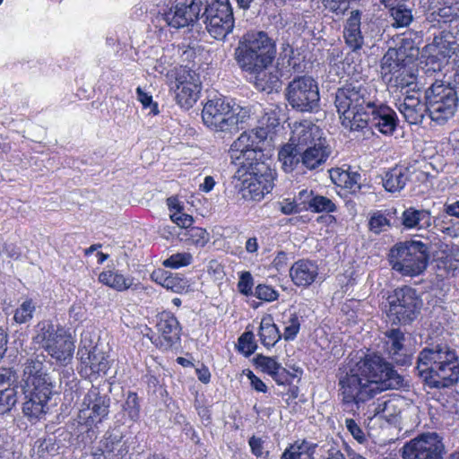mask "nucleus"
Returning a JSON list of instances; mask_svg holds the SVG:
<instances>
[{"label":"nucleus","instance_id":"54","mask_svg":"<svg viewBox=\"0 0 459 459\" xmlns=\"http://www.w3.org/2000/svg\"><path fill=\"white\" fill-rule=\"evenodd\" d=\"M137 100L141 102L143 108L152 107V112L156 115L159 113L158 104L153 102L152 96L145 92L140 86L136 88Z\"/></svg>","mask_w":459,"mask_h":459},{"label":"nucleus","instance_id":"6","mask_svg":"<svg viewBox=\"0 0 459 459\" xmlns=\"http://www.w3.org/2000/svg\"><path fill=\"white\" fill-rule=\"evenodd\" d=\"M417 369L420 376L431 387H449L459 379L456 352L446 344L424 348L419 354Z\"/></svg>","mask_w":459,"mask_h":459},{"label":"nucleus","instance_id":"23","mask_svg":"<svg viewBox=\"0 0 459 459\" xmlns=\"http://www.w3.org/2000/svg\"><path fill=\"white\" fill-rule=\"evenodd\" d=\"M77 354L80 359L78 371L84 378L97 377L101 372L106 373L108 368L105 354L96 347L80 348Z\"/></svg>","mask_w":459,"mask_h":459},{"label":"nucleus","instance_id":"58","mask_svg":"<svg viewBox=\"0 0 459 459\" xmlns=\"http://www.w3.org/2000/svg\"><path fill=\"white\" fill-rule=\"evenodd\" d=\"M246 376L250 381V385L252 389L258 393H267L268 387L265 385V383L259 377H257L252 370L248 369Z\"/></svg>","mask_w":459,"mask_h":459},{"label":"nucleus","instance_id":"61","mask_svg":"<svg viewBox=\"0 0 459 459\" xmlns=\"http://www.w3.org/2000/svg\"><path fill=\"white\" fill-rule=\"evenodd\" d=\"M280 211L285 215H290L300 212L296 200L284 199L281 204Z\"/></svg>","mask_w":459,"mask_h":459},{"label":"nucleus","instance_id":"8","mask_svg":"<svg viewBox=\"0 0 459 459\" xmlns=\"http://www.w3.org/2000/svg\"><path fill=\"white\" fill-rule=\"evenodd\" d=\"M36 328L34 342L47 352L56 365L68 366L75 350L74 340L68 330L61 325H54L50 320L39 321Z\"/></svg>","mask_w":459,"mask_h":459},{"label":"nucleus","instance_id":"19","mask_svg":"<svg viewBox=\"0 0 459 459\" xmlns=\"http://www.w3.org/2000/svg\"><path fill=\"white\" fill-rule=\"evenodd\" d=\"M380 68L383 82L394 91L416 82L417 76L412 69L403 60L394 58L389 53L384 56Z\"/></svg>","mask_w":459,"mask_h":459},{"label":"nucleus","instance_id":"11","mask_svg":"<svg viewBox=\"0 0 459 459\" xmlns=\"http://www.w3.org/2000/svg\"><path fill=\"white\" fill-rule=\"evenodd\" d=\"M429 116L438 125L446 124L457 109L458 97L455 88L443 83H433L425 93Z\"/></svg>","mask_w":459,"mask_h":459},{"label":"nucleus","instance_id":"15","mask_svg":"<svg viewBox=\"0 0 459 459\" xmlns=\"http://www.w3.org/2000/svg\"><path fill=\"white\" fill-rule=\"evenodd\" d=\"M286 95L291 107L300 111H312L320 100L317 83L308 76H299L291 81Z\"/></svg>","mask_w":459,"mask_h":459},{"label":"nucleus","instance_id":"37","mask_svg":"<svg viewBox=\"0 0 459 459\" xmlns=\"http://www.w3.org/2000/svg\"><path fill=\"white\" fill-rule=\"evenodd\" d=\"M181 235L182 240L195 247H204L210 241V234L206 229L202 227L192 226L190 229L184 230Z\"/></svg>","mask_w":459,"mask_h":459},{"label":"nucleus","instance_id":"17","mask_svg":"<svg viewBox=\"0 0 459 459\" xmlns=\"http://www.w3.org/2000/svg\"><path fill=\"white\" fill-rule=\"evenodd\" d=\"M233 106L224 96L208 100L202 110L204 124L215 132L231 131L234 126Z\"/></svg>","mask_w":459,"mask_h":459},{"label":"nucleus","instance_id":"50","mask_svg":"<svg viewBox=\"0 0 459 459\" xmlns=\"http://www.w3.org/2000/svg\"><path fill=\"white\" fill-rule=\"evenodd\" d=\"M389 226L390 221L380 211L374 212L368 221L369 230L377 234L381 233L385 227Z\"/></svg>","mask_w":459,"mask_h":459},{"label":"nucleus","instance_id":"51","mask_svg":"<svg viewBox=\"0 0 459 459\" xmlns=\"http://www.w3.org/2000/svg\"><path fill=\"white\" fill-rule=\"evenodd\" d=\"M394 399H377L374 413L375 415H382L385 418L392 417L394 414Z\"/></svg>","mask_w":459,"mask_h":459},{"label":"nucleus","instance_id":"30","mask_svg":"<svg viewBox=\"0 0 459 459\" xmlns=\"http://www.w3.org/2000/svg\"><path fill=\"white\" fill-rule=\"evenodd\" d=\"M98 281L101 284L118 292L131 289L134 284L133 277L126 276L115 268L102 271L98 276Z\"/></svg>","mask_w":459,"mask_h":459},{"label":"nucleus","instance_id":"12","mask_svg":"<svg viewBox=\"0 0 459 459\" xmlns=\"http://www.w3.org/2000/svg\"><path fill=\"white\" fill-rule=\"evenodd\" d=\"M455 37L448 30H441L434 36L433 41L426 45L422 51V70L427 75H433L447 65L451 57Z\"/></svg>","mask_w":459,"mask_h":459},{"label":"nucleus","instance_id":"48","mask_svg":"<svg viewBox=\"0 0 459 459\" xmlns=\"http://www.w3.org/2000/svg\"><path fill=\"white\" fill-rule=\"evenodd\" d=\"M253 287L254 278L251 273L248 271L241 272L237 284L238 292L246 297L252 296L254 294Z\"/></svg>","mask_w":459,"mask_h":459},{"label":"nucleus","instance_id":"64","mask_svg":"<svg viewBox=\"0 0 459 459\" xmlns=\"http://www.w3.org/2000/svg\"><path fill=\"white\" fill-rule=\"evenodd\" d=\"M288 260V255L284 251H279L277 252L273 261V265L277 270H281L282 267H284L287 264Z\"/></svg>","mask_w":459,"mask_h":459},{"label":"nucleus","instance_id":"53","mask_svg":"<svg viewBox=\"0 0 459 459\" xmlns=\"http://www.w3.org/2000/svg\"><path fill=\"white\" fill-rule=\"evenodd\" d=\"M17 402V392L0 393V414L9 412Z\"/></svg>","mask_w":459,"mask_h":459},{"label":"nucleus","instance_id":"9","mask_svg":"<svg viewBox=\"0 0 459 459\" xmlns=\"http://www.w3.org/2000/svg\"><path fill=\"white\" fill-rule=\"evenodd\" d=\"M429 247L420 240L395 243L389 250L387 260L391 268L402 276L417 277L428 268Z\"/></svg>","mask_w":459,"mask_h":459},{"label":"nucleus","instance_id":"4","mask_svg":"<svg viewBox=\"0 0 459 459\" xmlns=\"http://www.w3.org/2000/svg\"><path fill=\"white\" fill-rule=\"evenodd\" d=\"M351 55H346L342 61V69L347 79L338 88L334 100L341 123L350 131L354 129L357 121L363 117L374 100L361 65L351 62Z\"/></svg>","mask_w":459,"mask_h":459},{"label":"nucleus","instance_id":"31","mask_svg":"<svg viewBox=\"0 0 459 459\" xmlns=\"http://www.w3.org/2000/svg\"><path fill=\"white\" fill-rule=\"evenodd\" d=\"M301 156L302 150L290 142L282 145L278 152L282 169L288 173L301 168Z\"/></svg>","mask_w":459,"mask_h":459},{"label":"nucleus","instance_id":"49","mask_svg":"<svg viewBox=\"0 0 459 459\" xmlns=\"http://www.w3.org/2000/svg\"><path fill=\"white\" fill-rule=\"evenodd\" d=\"M345 184H343L342 190L346 194L355 195L361 189V175L358 171L350 170L345 178Z\"/></svg>","mask_w":459,"mask_h":459},{"label":"nucleus","instance_id":"39","mask_svg":"<svg viewBox=\"0 0 459 459\" xmlns=\"http://www.w3.org/2000/svg\"><path fill=\"white\" fill-rule=\"evenodd\" d=\"M433 21L437 23H451L459 19V7L457 5H444L431 13Z\"/></svg>","mask_w":459,"mask_h":459},{"label":"nucleus","instance_id":"7","mask_svg":"<svg viewBox=\"0 0 459 459\" xmlns=\"http://www.w3.org/2000/svg\"><path fill=\"white\" fill-rule=\"evenodd\" d=\"M25 402L22 411L30 420H38L46 413V408L52 395L53 384L44 369L41 360L29 359L24 364Z\"/></svg>","mask_w":459,"mask_h":459},{"label":"nucleus","instance_id":"2","mask_svg":"<svg viewBox=\"0 0 459 459\" xmlns=\"http://www.w3.org/2000/svg\"><path fill=\"white\" fill-rule=\"evenodd\" d=\"M402 377L383 356L365 354L338 376L339 394L343 404L359 405L382 392L401 386Z\"/></svg>","mask_w":459,"mask_h":459},{"label":"nucleus","instance_id":"52","mask_svg":"<svg viewBox=\"0 0 459 459\" xmlns=\"http://www.w3.org/2000/svg\"><path fill=\"white\" fill-rule=\"evenodd\" d=\"M271 377L278 385H290L297 376L281 365Z\"/></svg>","mask_w":459,"mask_h":459},{"label":"nucleus","instance_id":"36","mask_svg":"<svg viewBox=\"0 0 459 459\" xmlns=\"http://www.w3.org/2000/svg\"><path fill=\"white\" fill-rule=\"evenodd\" d=\"M383 186L390 193L403 189L407 181V175L402 167H394L385 172L383 177Z\"/></svg>","mask_w":459,"mask_h":459},{"label":"nucleus","instance_id":"22","mask_svg":"<svg viewBox=\"0 0 459 459\" xmlns=\"http://www.w3.org/2000/svg\"><path fill=\"white\" fill-rule=\"evenodd\" d=\"M92 455L94 459H130V446L122 435L107 431Z\"/></svg>","mask_w":459,"mask_h":459},{"label":"nucleus","instance_id":"43","mask_svg":"<svg viewBox=\"0 0 459 459\" xmlns=\"http://www.w3.org/2000/svg\"><path fill=\"white\" fill-rule=\"evenodd\" d=\"M395 4L396 2L392 5H386L391 10V15L394 21V26L397 28L408 26L412 20L411 11L401 6H395Z\"/></svg>","mask_w":459,"mask_h":459},{"label":"nucleus","instance_id":"32","mask_svg":"<svg viewBox=\"0 0 459 459\" xmlns=\"http://www.w3.org/2000/svg\"><path fill=\"white\" fill-rule=\"evenodd\" d=\"M261 343L266 348L273 347L282 337L278 326L273 323V316L266 315L262 317L258 328Z\"/></svg>","mask_w":459,"mask_h":459},{"label":"nucleus","instance_id":"1","mask_svg":"<svg viewBox=\"0 0 459 459\" xmlns=\"http://www.w3.org/2000/svg\"><path fill=\"white\" fill-rule=\"evenodd\" d=\"M268 134L269 130L263 126L244 131L230 147L231 162L242 178L240 190L245 199L260 201L274 186L276 171L267 162L261 147Z\"/></svg>","mask_w":459,"mask_h":459},{"label":"nucleus","instance_id":"45","mask_svg":"<svg viewBox=\"0 0 459 459\" xmlns=\"http://www.w3.org/2000/svg\"><path fill=\"white\" fill-rule=\"evenodd\" d=\"M255 363L261 368L262 371L272 377L281 365L275 357H268L263 354H257L255 358Z\"/></svg>","mask_w":459,"mask_h":459},{"label":"nucleus","instance_id":"18","mask_svg":"<svg viewBox=\"0 0 459 459\" xmlns=\"http://www.w3.org/2000/svg\"><path fill=\"white\" fill-rule=\"evenodd\" d=\"M442 437L437 433H424L407 442L402 451L403 459H444Z\"/></svg>","mask_w":459,"mask_h":459},{"label":"nucleus","instance_id":"28","mask_svg":"<svg viewBox=\"0 0 459 459\" xmlns=\"http://www.w3.org/2000/svg\"><path fill=\"white\" fill-rule=\"evenodd\" d=\"M331 154L326 139L313 143L302 150L301 168L313 170L324 164Z\"/></svg>","mask_w":459,"mask_h":459},{"label":"nucleus","instance_id":"13","mask_svg":"<svg viewBox=\"0 0 459 459\" xmlns=\"http://www.w3.org/2000/svg\"><path fill=\"white\" fill-rule=\"evenodd\" d=\"M110 398L101 394L100 388L92 385L86 393L78 413L79 424L88 430L98 427L109 412Z\"/></svg>","mask_w":459,"mask_h":459},{"label":"nucleus","instance_id":"62","mask_svg":"<svg viewBox=\"0 0 459 459\" xmlns=\"http://www.w3.org/2000/svg\"><path fill=\"white\" fill-rule=\"evenodd\" d=\"M251 110L247 107L239 108L238 112L234 117V125L245 124L250 118Z\"/></svg>","mask_w":459,"mask_h":459},{"label":"nucleus","instance_id":"26","mask_svg":"<svg viewBox=\"0 0 459 459\" xmlns=\"http://www.w3.org/2000/svg\"><path fill=\"white\" fill-rule=\"evenodd\" d=\"M397 108L404 120L410 125L421 124L426 113H429L427 101L423 102L420 100V93L416 91H408Z\"/></svg>","mask_w":459,"mask_h":459},{"label":"nucleus","instance_id":"55","mask_svg":"<svg viewBox=\"0 0 459 459\" xmlns=\"http://www.w3.org/2000/svg\"><path fill=\"white\" fill-rule=\"evenodd\" d=\"M315 194L313 190L308 191L307 189H303L299 192L296 197V203L300 212L309 211V203H311Z\"/></svg>","mask_w":459,"mask_h":459},{"label":"nucleus","instance_id":"63","mask_svg":"<svg viewBox=\"0 0 459 459\" xmlns=\"http://www.w3.org/2000/svg\"><path fill=\"white\" fill-rule=\"evenodd\" d=\"M195 374L198 380L204 384H208L211 381V373L209 368L203 365L201 368H195Z\"/></svg>","mask_w":459,"mask_h":459},{"label":"nucleus","instance_id":"34","mask_svg":"<svg viewBox=\"0 0 459 459\" xmlns=\"http://www.w3.org/2000/svg\"><path fill=\"white\" fill-rule=\"evenodd\" d=\"M316 445L305 439L296 440L281 454V459H313Z\"/></svg>","mask_w":459,"mask_h":459},{"label":"nucleus","instance_id":"59","mask_svg":"<svg viewBox=\"0 0 459 459\" xmlns=\"http://www.w3.org/2000/svg\"><path fill=\"white\" fill-rule=\"evenodd\" d=\"M170 218L173 222H175L178 227L183 228L185 230L190 229L194 224L193 216L187 213H174Z\"/></svg>","mask_w":459,"mask_h":459},{"label":"nucleus","instance_id":"35","mask_svg":"<svg viewBox=\"0 0 459 459\" xmlns=\"http://www.w3.org/2000/svg\"><path fill=\"white\" fill-rule=\"evenodd\" d=\"M279 322L284 326L282 338L290 342L296 339L300 330V316L290 309L282 312Z\"/></svg>","mask_w":459,"mask_h":459},{"label":"nucleus","instance_id":"47","mask_svg":"<svg viewBox=\"0 0 459 459\" xmlns=\"http://www.w3.org/2000/svg\"><path fill=\"white\" fill-rule=\"evenodd\" d=\"M253 295L256 299L265 302H273L279 298V292L273 286L262 283L255 287Z\"/></svg>","mask_w":459,"mask_h":459},{"label":"nucleus","instance_id":"5","mask_svg":"<svg viewBox=\"0 0 459 459\" xmlns=\"http://www.w3.org/2000/svg\"><path fill=\"white\" fill-rule=\"evenodd\" d=\"M276 55V46L268 34L262 30H249L238 40L234 58L239 69L255 79V85L262 91L273 86L263 83L260 75L272 65Z\"/></svg>","mask_w":459,"mask_h":459},{"label":"nucleus","instance_id":"56","mask_svg":"<svg viewBox=\"0 0 459 459\" xmlns=\"http://www.w3.org/2000/svg\"><path fill=\"white\" fill-rule=\"evenodd\" d=\"M345 426L351 436L359 443L366 440L365 434L354 419H346Z\"/></svg>","mask_w":459,"mask_h":459},{"label":"nucleus","instance_id":"40","mask_svg":"<svg viewBox=\"0 0 459 459\" xmlns=\"http://www.w3.org/2000/svg\"><path fill=\"white\" fill-rule=\"evenodd\" d=\"M35 310L32 299H27L14 310L13 321L19 325L26 324L33 318Z\"/></svg>","mask_w":459,"mask_h":459},{"label":"nucleus","instance_id":"14","mask_svg":"<svg viewBox=\"0 0 459 459\" xmlns=\"http://www.w3.org/2000/svg\"><path fill=\"white\" fill-rule=\"evenodd\" d=\"M352 131H361L369 126L384 135H393L399 125L396 112L388 105L375 100Z\"/></svg>","mask_w":459,"mask_h":459},{"label":"nucleus","instance_id":"38","mask_svg":"<svg viewBox=\"0 0 459 459\" xmlns=\"http://www.w3.org/2000/svg\"><path fill=\"white\" fill-rule=\"evenodd\" d=\"M123 411L134 422L140 420L141 400L136 392L129 391L127 393L125 403H123Z\"/></svg>","mask_w":459,"mask_h":459},{"label":"nucleus","instance_id":"57","mask_svg":"<svg viewBox=\"0 0 459 459\" xmlns=\"http://www.w3.org/2000/svg\"><path fill=\"white\" fill-rule=\"evenodd\" d=\"M351 170V167L349 166L347 169L342 168H335L330 170V178L333 183L337 186L342 189L343 184H345V178L347 174Z\"/></svg>","mask_w":459,"mask_h":459},{"label":"nucleus","instance_id":"42","mask_svg":"<svg viewBox=\"0 0 459 459\" xmlns=\"http://www.w3.org/2000/svg\"><path fill=\"white\" fill-rule=\"evenodd\" d=\"M236 348L238 351L245 357H249L254 354L257 349L254 333L252 331L244 332L238 337Z\"/></svg>","mask_w":459,"mask_h":459},{"label":"nucleus","instance_id":"25","mask_svg":"<svg viewBox=\"0 0 459 459\" xmlns=\"http://www.w3.org/2000/svg\"><path fill=\"white\" fill-rule=\"evenodd\" d=\"M289 276L296 287L307 289L316 281L319 265L316 261L308 258L298 259L291 264Z\"/></svg>","mask_w":459,"mask_h":459},{"label":"nucleus","instance_id":"41","mask_svg":"<svg viewBox=\"0 0 459 459\" xmlns=\"http://www.w3.org/2000/svg\"><path fill=\"white\" fill-rule=\"evenodd\" d=\"M336 210V204L330 198L318 194H315L311 203H309V212L314 213H331L334 212Z\"/></svg>","mask_w":459,"mask_h":459},{"label":"nucleus","instance_id":"44","mask_svg":"<svg viewBox=\"0 0 459 459\" xmlns=\"http://www.w3.org/2000/svg\"><path fill=\"white\" fill-rule=\"evenodd\" d=\"M193 261V256L188 252L176 253L165 259L162 264L166 268L178 269L189 265Z\"/></svg>","mask_w":459,"mask_h":459},{"label":"nucleus","instance_id":"60","mask_svg":"<svg viewBox=\"0 0 459 459\" xmlns=\"http://www.w3.org/2000/svg\"><path fill=\"white\" fill-rule=\"evenodd\" d=\"M248 445L250 446L251 453L256 456L261 457L264 454V441L261 437L253 435L248 439Z\"/></svg>","mask_w":459,"mask_h":459},{"label":"nucleus","instance_id":"20","mask_svg":"<svg viewBox=\"0 0 459 459\" xmlns=\"http://www.w3.org/2000/svg\"><path fill=\"white\" fill-rule=\"evenodd\" d=\"M155 329L158 332L159 351L169 352L177 350L181 343V325L177 316L169 310L158 313Z\"/></svg>","mask_w":459,"mask_h":459},{"label":"nucleus","instance_id":"27","mask_svg":"<svg viewBox=\"0 0 459 459\" xmlns=\"http://www.w3.org/2000/svg\"><path fill=\"white\" fill-rule=\"evenodd\" d=\"M321 129L310 120L296 122L291 131L290 142L298 146L300 150L313 145L325 138L322 136Z\"/></svg>","mask_w":459,"mask_h":459},{"label":"nucleus","instance_id":"10","mask_svg":"<svg viewBox=\"0 0 459 459\" xmlns=\"http://www.w3.org/2000/svg\"><path fill=\"white\" fill-rule=\"evenodd\" d=\"M387 304L386 316L392 323L407 325L417 317L421 300L413 288L403 285L388 295Z\"/></svg>","mask_w":459,"mask_h":459},{"label":"nucleus","instance_id":"16","mask_svg":"<svg viewBox=\"0 0 459 459\" xmlns=\"http://www.w3.org/2000/svg\"><path fill=\"white\" fill-rule=\"evenodd\" d=\"M170 89L175 93L176 102L184 108H190L199 99L202 89L198 74L186 67L175 72V79L170 82Z\"/></svg>","mask_w":459,"mask_h":459},{"label":"nucleus","instance_id":"24","mask_svg":"<svg viewBox=\"0 0 459 459\" xmlns=\"http://www.w3.org/2000/svg\"><path fill=\"white\" fill-rule=\"evenodd\" d=\"M361 15L359 10H353L343 24L342 37L346 48L350 49L346 55H351L352 63H355L354 55H358L365 45V37L361 30Z\"/></svg>","mask_w":459,"mask_h":459},{"label":"nucleus","instance_id":"3","mask_svg":"<svg viewBox=\"0 0 459 459\" xmlns=\"http://www.w3.org/2000/svg\"><path fill=\"white\" fill-rule=\"evenodd\" d=\"M201 17L208 32L217 39L225 38L234 28V16L229 0H175L159 12L158 19L168 26L187 27Z\"/></svg>","mask_w":459,"mask_h":459},{"label":"nucleus","instance_id":"21","mask_svg":"<svg viewBox=\"0 0 459 459\" xmlns=\"http://www.w3.org/2000/svg\"><path fill=\"white\" fill-rule=\"evenodd\" d=\"M405 342V334L400 328H391L383 334V351L398 366L410 365L412 360L411 350Z\"/></svg>","mask_w":459,"mask_h":459},{"label":"nucleus","instance_id":"46","mask_svg":"<svg viewBox=\"0 0 459 459\" xmlns=\"http://www.w3.org/2000/svg\"><path fill=\"white\" fill-rule=\"evenodd\" d=\"M16 374L11 368H3L0 371V393L6 391L16 392Z\"/></svg>","mask_w":459,"mask_h":459},{"label":"nucleus","instance_id":"29","mask_svg":"<svg viewBox=\"0 0 459 459\" xmlns=\"http://www.w3.org/2000/svg\"><path fill=\"white\" fill-rule=\"evenodd\" d=\"M151 278L159 285L175 293H186L190 289L187 278L178 273L158 269L152 272Z\"/></svg>","mask_w":459,"mask_h":459},{"label":"nucleus","instance_id":"33","mask_svg":"<svg viewBox=\"0 0 459 459\" xmlns=\"http://www.w3.org/2000/svg\"><path fill=\"white\" fill-rule=\"evenodd\" d=\"M402 223L405 229H425L431 225L430 212L427 210L407 208L402 213Z\"/></svg>","mask_w":459,"mask_h":459}]
</instances>
